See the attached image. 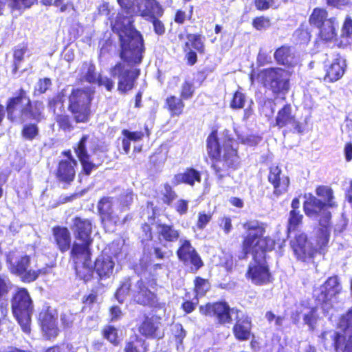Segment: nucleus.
I'll list each match as a JSON object with an SVG mask.
<instances>
[{"mask_svg": "<svg viewBox=\"0 0 352 352\" xmlns=\"http://www.w3.org/2000/svg\"><path fill=\"white\" fill-rule=\"evenodd\" d=\"M164 14V12H160L158 16L154 15L153 16L146 20L152 23L153 31L158 36H162L166 32L165 24L160 19V17H162Z\"/></svg>", "mask_w": 352, "mask_h": 352, "instance_id": "nucleus-54", "label": "nucleus"}, {"mask_svg": "<svg viewBox=\"0 0 352 352\" xmlns=\"http://www.w3.org/2000/svg\"><path fill=\"white\" fill-rule=\"evenodd\" d=\"M45 105L43 101H32L28 91L23 87L17 89L6 102L7 118L12 123L23 124L28 121L34 123L25 124L21 129L22 137L28 140H34L38 134L37 123L44 119Z\"/></svg>", "mask_w": 352, "mask_h": 352, "instance_id": "nucleus-3", "label": "nucleus"}, {"mask_svg": "<svg viewBox=\"0 0 352 352\" xmlns=\"http://www.w3.org/2000/svg\"><path fill=\"white\" fill-rule=\"evenodd\" d=\"M82 78L80 82L86 81L89 84H96L98 78L96 76V66L92 62H83L81 67Z\"/></svg>", "mask_w": 352, "mask_h": 352, "instance_id": "nucleus-44", "label": "nucleus"}, {"mask_svg": "<svg viewBox=\"0 0 352 352\" xmlns=\"http://www.w3.org/2000/svg\"><path fill=\"white\" fill-rule=\"evenodd\" d=\"M131 289V280L127 277L122 281L114 293V297L120 304H123Z\"/></svg>", "mask_w": 352, "mask_h": 352, "instance_id": "nucleus-49", "label": "nucleus"}, {"mask_svg": "<svg viewBox=\"0 0 352 352\" xmlns=\"http://www.w3.org/2000/svg\"><path fill=\"white\" fill-rule=\"evenodd\" d=\"M289 243L297 260L309 262L314 258L316 250H313L311 243L306 233H297Z\"/></svg>", "mask_w": 352, "mask_h": 352, "instance_id": "nucleus-15", "label": "nucleus"}, {"mask_svg": "<svg viewBox=\"0 0 352 352\" xmlns=\"http://www.w3.org/2000/svg\"><path fill=\"white\" fill-rule=\"evenodd\" d=\"M95 91L91 87L73 88L68 96L67 109L76 123H87L91 115V103Z\"/></svg>", "mask_w": 352, "mask_h": 352, "instance_id": "nucleus-4", "label": "nucleus"}, {"mask_svg": "<svg viewBox=\"0 0 352 352\" xmlns=\"http://www.w3.org/2000/svg\"><path fill=\"white\" fill-rule=\"evenodd\" d=\"M176 255L184 266L190 268L191 272H197L204 265L201 256L189 239L179 240Z\"/></svg>", "mask_w": 352, "mask_h": 352, "instance_id": "nucleus-12", "label": "nucleus"}, {"mask_svg": "<svg viewBox=\"0 0 352 352\" xmlns=\"http://www.w3.org/2000/svg\"><path fill=\"white\" fill-rule=\"evenodd\" d=\"M274 58L278 65L291 67L294 66L295 54L292 46L285 44L276 49Z\"/></svg>", "mask_w": 352, "mask_h": 352, "instance_id": "nucleus-33", "label": "nucleus"}, {"mask_svg": "<svg viewBox=\"0 0 352 352\" xmlns=\"http://www.w3.org/2000/svg\"><path fill=\"white\" fill-rule=\"evenodd\" d=\"M342 38H344L346 41H340L336 43L338 48H345L352 43V18L346 16L343 21L341 28Z\"/></svg>", "mask_w": 352, "mask_h": 352, "instance_id": "nucleus-39", "label": "nucleus"}, {"mask_svg": "<svg viewBox=\"0 0 352 352\" xmlns=\"http://www.w3.org/2000/svg\"><path fill=\"white\" fill-rule=\"evenodd\" d=\"M328 11L322 7L314 8L309 16L308 21L309 25L314 28H320L328 23Z\"/></svg>", "mask_w": 352, "mask_h": 352, "instance_id": "nucleus-36", "label": "nucleus"}, {"mask_svg": "<svg viewBox=\"0 0 352 352\" xmlns=\"http://www.w3.org/2000/svg\"><path fill=\"white\" fill-rule=\"evenodd\" d=\"M331 213L324 212L321 219H318L319 228L316 236L314 257L317 254H324L327 251L331 228Z\"/></svg>", "mask_w": 352, "mask_h": 352, "instance_id": "nucleus-16", "label": "nucleus"}, {"mask_svg": "<svg viewBox=\"0 0 352 352\" xmlns=\"http://www.w3.org/2000/svg\"><path fill=\"white\" fill-rule=\"evenodd\" d=\"M145 132L139 131H129L127 129H123L122 131V134L126 138L129 139L131 141H139L143 139V138L146 135L147 137L150 135V131L148 130L147 126L144 125Z\"/></svg>", "mask_w": 352, "mask_h": 352, "instance_id": "nucleus-59", "label": "nucleus"}, {"mask_svg": "<svg viewBox=\"0 0 352 352\" xmlns=\"http://www.w3.org/2000/svg\"><path fill=\"white\" fill-rule=\"evenodd\" d=\"M76 154H88L95 153L98 148V144L96 139L89 135H83L73 147Z\"/></svg>", "mask_w": 352, "mask_h": 352, "instance_id": "nucleus-35", "label": "nucleus"}, {"mask_svg": "<svg viewBox=\"0 0 352 352\" xmlns=\"http://www.w3.org/2000/svg\"><path fill=\"white\" fill-rule=\"evenodd\" d=\"M94 271L99 280L110 278L115 267L112 257L107 254H100L94 262Z\"/></svg>", "mask_w": 352, "mask_h": 352, "instance_id": "nucleus-28", "label": "nucleus"}, {"mask_svg": "<svg viewBox=\"0 0 352 352\" xmlns=\"http://www.w3.org/2000/svg\"><path fill=\"white\" fill-rule=\"evenodd\" d=\"M342 286L338 276L337 275L331 276L321 285L320 292L317 299L322 304H327L340 294Z\"/></svg>", "mask_w": 352, "mask_h": 352, "instance_id": "nucleus-24", "label": "nucleus"}, {"mask_svg": "<svg viewBox=\"0 0 352 352\" xmlns=\"http://www.w3.org/2000/svg\"><path fill=\"white\" fill-rule=\"evenodd\" d=\"M158 286L155 278L146 282L142 278L135 283V289L131 296L133 304L157 311L166 308V302L162 300L155 290Z\"/></svg>", "mask_w": 352, "mask_h": 352, "instance_id": "nucleus-6", "label": "nucleus"}, {"mask_svg": "<svg viewBox=\"0 0 352 352\" xmlns=\"http://www.w3.org/2000/svg\"><path fill=\"white\" fill-rule=\"evenodd\" d=\"M99 294L97 289H92L91 292L83 296L81 302L83 305L82 309L85 308L91 309L94 304L98 303Z\"/></svg>", "mask_w": 352, "mask_h": 352, "instance_id": "nucleus-57", "label": "nucleus"}, {"mask_svg": "<svg viewBox=\"0 0 352 352\" xmlns=\"http://www.w3.org/2000/svg\"><path fill=\"white\" fill-rule=\"evenodd\" d=\"M212 166L218 173L226 171L235 167L230 155H212Z\"/></svg>", "mask_w": 352, "mask_h": 352, "instance_id": "nucleus-43", "label": "nucleus"}, {"mask_svg": "<svg viewBox=\"0 0 352 352\" xmlns=\"http://www.w3.org/2000/svg\"><path fill=\"white\" fill-rule=\"evenodd\" d=\"M162 317L156 314H145L138 327L140 334L146 338H160Z\"/></svg>", "mask_w": 352, "mask_h": 352, "instance_id": "nucleus-20", "label": "nucleus"}, {"mask_svg": "<svg viewBox=\"0 0 352 352\" xmlns=\"http://www.w3.org/2000/svg\"><path fill=\"white\" fill-rule=\"evenodd\" d=\"M300 201L299 197H294L291 203V210L289 213L287 232L289 233L298 230L302 223L303 215L300 211Z\"/></svg>", "mask_w": 352, "mask_h": 352, "instance_id": "nucleus-32", "label": "nucleus"}, {"mask_svg": "<svg viewBox=\"0 0 352 352\" xmlns=\"http://www.w3.org/2000/svg\"><path fill=\"white\" fill-rule=\"evenodd\" d=\"M65 159L61 160L58 163L55 176L57 180L63 184H70L76 177V169L77 162L72 157V155H65Z\"/></svg>", "mask_w": 352, "mask_h": 352, "instance_id": "nucleus-21", "label": "nucleus"}, {"mask_svg": "<svg viewBox=\"0 0 352 352\" xmlns=\"http://www.w3.org/2000/svg\"><path fill=\"white\" fill-rule=\"evenodd\" d=\"M133 23L127 16L118 14L111 25L112 31L118 36L119 57L122 62L112 66L109 73L112 77L118 78L117 90L122 95L135 88L141 71L133 67L141 64L145 51L143 36Z\"/></svg>", "mask_w": 352, "mask_h": 352, "instance_id": "nucleus-1", "label": "nucleus"}, {"mask_svg": "<svg viewBox=\"0 0 352 352\" xmlns=\"http://www.w3.org/2000/svg\"><path fill=\"white\" fill-rule=\"evenodd\" d=\"M257 77L263 87L270 90L275 98L286 99L289 91V78L280 67H269L261 70Z\"/></svg>", "mask_w": 352, "mask_h": 352, "instance_id": "nucleus-8", "label": "nucleus"}, {"mask_svg": "<svg viewBox=\"0 0 352 352\" xmlns=\"http://www.w3.org/2000/svg\"><path fill=\"white\" fill-rule=\"evenodd\" d=\"M10 303L14 317L22 331L29 334L31 331V316L34 306L28 290L25 287H18L12 295Z\"/></svg>", "mask_w": 352, "mask_h": 352, "instance_id": "nucleus-7", "label": "nucleus"}, {"mask_svg": "<svg viewBox=\"0 0 352 352\" xmlns=\"http://www.w3.org/2000/svg\"><path fill=\"white\" fill-rule=\"evenodd\" d=\"M267 179L273 186V192L276 196H280L286 192L289 186V177L281 176V169L278 166L270 167Z\"/></svg>", "mask_w": 352, "mask_h": 352, "instance_id": "nucleus-27", "label": "nucleus"}, {"mask_svg": "<svg viewBox=\"0 0 352 352\" xmlns=\"http://www.w3.org/2000/svg\"><path fill=\"white\" fill-rule=\"evenodd\" d=\"M94 227V221L91 218H84L77 215L72 219L71 229L75 239L80 242L73 243L71 250L73 252L78 253L91 250V247L94 241L91 236Z\"/></svg>", "mask_w": 352, "mask_h": 352, "instance_id": "nucleus-11", "label": "nucleus"}, {"mask_svg": "<svg viewBox=\"0 0 352 352\" xmlns=\"http://www.w3.org/2000/svg\"><path fill=\"white\" fill-rule=\"evenodd\" d=\"M246 96L240 90L235 91L230 101V107L233 110H239L245 107Z\"/></svg>", "mask_w": 352, "mask_h": 352, "instance_id": "nucleus-52", "label": "nucleus"}, {"mask_svg": "<svg viewBox=\"0 0 352 352\" xmlns=\"http://www.w3.org/2000/svg\"><path fill=\"white\" fill-rule=\"evenodd\" d=\"M82 166V172L85 175H89L94 169L100 166L102 160L97 158L96 160L91 158L92 155H78Z\"/></svg>", "mask_w": 352, "mask_h": 352, "instance_id": "nucleus-46", "label": "nucleus"}, {"mask_svg": "<svg viewBox=\"0 0 352 352\" xmlns=\"http://www.w3.org/2000/svg\"><path fill=\"white\" fill-rule=\"evenodd\" d=\"M332 346L336 352L342 351L345 344L347 342L346 336L340 332L334 331L332 336Z\"/></svg>", "mask_w": 352, "mask_h": 352, "instance_id": "nucleus-60", "label": "nucleus"}, {"mask_svg": "<svg viewBox=\"0 0 352 352\" xmlns=\"http://www.w3.org/2000/svg\"><path fill=\"white\" fill-rule=\"evenodd\" d=\"M164 190L157 193L155 197L158 199V202L166 205L170 206L177 197V195L173 186L168 183L163 184Z\"/></svg>", "mask_w": 352, "mask_h": 352, "instance_id": "nucleus-41", "label": "nucleus"}, {"mask_svg": "<svg viewBox=\"0 0 352 352\" xmlns=\"http://www.w3.org/2000/svg\"><path fill=\"white\" fill-rule=\"evenodd\" d=\"M289 125L293 126L294 132L298 133H302L304 132V126L301 122L296 120L295 115L292 112L291 104L285 103L278 110L274 126L283 129Z\"/></svg>", "mask_w": 352, "mask_h": 352, "instance_id": "nucleus-17", "label": "nucleus"}, {"mask_svg": "<svg viewBox=\"0 0 352 352\" xmlns=\"http://www.w3.org/2000/svg\"><path fill=\"white\" fill-rule=\"evenodd\" d=\"M252 27L256 30L267 29L271 25V20L269 17L261 15L254 17L252 21Z\"/></svg>", "mask_w": 352, "mask_h": 352, "instance_id": "nucleus-62", "label": "nucleus"}, {"mask_svg": "<svg viewBox=\"0 0 352 352\" xmlns=\"http://www.w3.org/2000/svg\"><path fill=\"white\" fill-rule=\"evenodd\" d=\"M13 287V284L9 276L0 274V301L6 298Z\"/></svg>", "mask_w": 352, "mask_h": 352, "instance_id": "nucleus-51", "label": "nucleus"}, {"mask_svg": "<svg viewBox=\"0 0 352 352\" xmlns=\"http://www.w3.org/2000/svg\"><path fill=\"white\" fill-rule=\"evenodd\" d=\"M186 41L182 46L184 58L188 66H193L198 60L197 53L204 54L206 52L205 37L201 32L186 33Z\"/></svg>", "mask_w": 352, "mask_h": 352, "instance_id": "nucleus-14", "label": "nucleus"}, {"mask_svg": "<svg viewBox=\"0 0 352 352\" xmlns=\"http://www.w3.org/2000/svg\"><path fill=\"white\" fill-rule=\"evenodd\" d=\"M102 337L107 340L111 345L118 346L121 343V338L118 335V329L113 325L107 324L101 329Z\"/></svg>", "mask_w": 352, "mask_h": 352, "instance_id": "nucleus-45", "label": "nucleus"}, {"mask_svg": "<svg viewBox=\"0 0 352 352\" xmlns=\"http://www.w3.org/2000/svg\"><path fill=\"white\" fill-rule=\"evenodd\" d=\"M155 229L156 238L161 243H174L181 240V231L173 223L158 221L155 224Z\"/></svg>", "mask_w": 352, "mask_h": 352, "instance_id": "nucleus-23", "label": "nucleus"}, {"mask_svg": "<svg viewBox=\"0 0 352 352\" xmlns=\"http://www.w3.org/2000/svg\"><path fill=\"white\" fill-rule=\"evenodd\" d=\"M91 250L78 253H74L71 250L69 252V258L72 261L76 276L84 283H87L94 278L95 271L94 266L91 265Z\"/></svg>", "mask_w": 352, "mask_h": 352, "instance_id": "nucleus-13", "label": "nucleus"}, {"mask_svg": "<svg viewBox=\"0 0 352 352\" xmlns=\"http://www.w3.org/2000/svg\"><path fill=\"white\" fill-rule=\"evenodd\" d=\"M316 313L317 308L316 307H312L310 308L309 311L303 316L305 324L309 326L310 330H314L315 328V324L317 322Z\"/></svg>", "mask_w": 352, "mask_h": 352, "instance_id": "nucleus-64", "label": "nucleus"}, {"mask_svg": "<svg viewBox=\"0 0 352 352\" xmlns=\"http://www.w3.org/2000/svg\"><path fill=\"white\" fill-rule=\"evenodd\" d=\"M195 94V87L192 80L189 79L185 80L180 87L179 96L185 100L192 98Z\"/></svg>", "mask_w": 352, "mask_h": 352, "instance_id": "nucleus-53", "label": "nucleus"}, {"mask_svg": "<svg viewBox=\"0 0 352 352\" xmlns=\"http://www.w3.org/2000/svg\"><path fill=\"white\" fill-rule=\"evenodd\" d=\"M318 29L319 31L316 39L317 43L327 45L336 41L338 34L334 18H329L327 23L323 25L322 27L318 28Z\"/></svg>", "mask_w": 352, "mask_h": 352, "instance_id": "nucleus-30", "label": "nucleus"}, {"mask_svg": "<svg viewBox=\"0 0 352 352\" xmlns=\"http://www.w3.org/2000/svg\"><path fill=\"white\" fill-rule=\"evenodd\" d=\"M184 100L181 96H168L164 101V108L168 111L171 117H179L184 112Z\"/></svg>", "mask_w": 352, "mask_h": 352, "instance_id": "nucleus-34", "label": "nucleus"}, {"mask_svg": "<svg viewBox=\"0 0 352 352\" xmlns=\"http://www.w3.org/2000/svg\"><path fill=\"white\" fill-rule=\"evenodd\" d=\"M234 320L232 332L235 340L243 342L254 337L252 333V320L250 316L241 311L238 315H235Z\"/></svg>", "mask_w": 352, "mask_h": 352, "instance_id": "nucleus-18", "label": "nucleus"}, {"mask_svg": "<svg viewBox=\"0 0 352 352\" xmlns=\"http://www.w3.org/2000/svg\"><path fill=\"white\" fill-rule=\"evenodd\" d=\"M239 144L227 129L219 135L217 126L212 127L206 140L208 154H236Z\"/></svg>", "mask_w": 352, "mask_h": 352, "instance_id": "nucleus-9", "label": "nucleus"}, {"mask_svg": "<svg viewBox=\"0 0 352 352\" xmlns=\"http://www.w3.org/2000/svg\"><path fill=\"white\" fill-rule=\"evenodd\" d=\"M97 212L100 223L104 228L111 227V223L118 221V215L113 209V199L109 196H102L97 203Z\"/></svg>", "mask_w": 352, "mask_h": 352, "instance_id": "nucleus-19", "label": "nucleus"}, {"mask_svg": "<svg viewBox=\"0 0 352 352\" xmlns=\"http://www.w3.org/2000/svg\"><path fill=\"white\" fill-rule=\"evenodd\" d=\"M316 195L318 197L328 205V207L336 208L338 204L335 201L334 192L333 189L328 186L319 185L316 188Z\"/></svg>", "mask_w": 352, "mask_h": 352, "instance_id": "nucleus-38", "label": "nucleus"}, {"mask_svg": "<svg viewBox=\"0 0 352 352\" xmlns=\"http://www.w3.org/2000/svg\"><path fill=\"white\" fill-rule=\"evenodd\" d=\"M65 102V94L63 91H59L56 93L52 98H50L47 100V107L55 115L56 107L58 104H60L64 108Z\"/></svg>", "mask_w": 352, "mask_h": 352, "instance_id": "nucleus-58", "label": "nucleus"}, {"mask_svg": "<svg viewBox=\"0 0 352 352\" xmlns=\"http://www.w3.org/2000/svg\"><path fill=\"white\" fill-rule=\"evenodd\" d=\"M193 282V290L195 297L197 298L205 296L211 289V284L207 278H204L201 276H196Z\"/></svg>", "mask_w": 352, "mask_h": 352, "instance_id": "nucleus-47", "label": "nucleus"}, {"mask_svg": "<svg viewBox=\"0 0 352 352\" xmlns=\"http://www.w3.org/2000/svg\"><path fill=\"white\" fill-rule=\"evenodd\" d=\"M193 16V6H190L189 9H177L173 17L174 23L178 25H182L187 21H190Z\"/></svg>", "mask_w": 352, "mask_h": 352, "instance_id": "nucleus-48", "label": "nucleus"}, {"mask_svg": "<svg viewBox=\"0 0 352 352\" xmlns=\"http://www.w3.org/2000/svg\"><path fill=\"white\" fill-rule=\"evenodd\" d=\"M54 244L61 253H65L72 249V236L67 227L55 226L52 228Z\"/></svg>", "mask_w": 352, "mask_h": 352, "instance_id": "nucleus-25", "label": "nucleus"}, {"mask_svg": "<svg viewBox=\"0 0 352 352\" xmlns=\"http://www.w3.org/2000/svg\"><path fill=\"white\" fill-rule=\"evenodd\" d=\"M6 263L9 272L18 276L24 283H31L36 281L41 276L47 274V270L43 267H31V256L27 254H18L16 250L10 251L6 256Z\"/></svg>", "mask_w": 352, "mask_h": 352, "instance_id": "nucleus-5", "label": "nucleus"}, {"mask_svg": "<svg viewBox=\"0 0 352 352\" xmlns=\"http://www.w3.org/2000/svg\"><path fill=\"white\" fill-rule=\"evenodd\" d=\"M244 234L242 236L241 259L252 254L245 274V278L256 286H263L273 282L267 253L275 248L276 240L266 235L267 224L257 219H251L242 224Z\"/></svg>", "mask_w": 352, "mask_h": 352, "instance_id": "nucleus-2", "label": "nucleus"}, {"mask_svg": "<svg viewBox=\"0 0 352 352\" xmlns=\"http://www.w3.org/2000/svg\"><path fill=\"white\" fill-rule=\"evenodd\" d=\"M199 312L203 316L214 319L217 325L224 326L232 323V314L238 315L241 311L231 307L225 300H219L199 305Z\"/></svg>", "mask_w": 352, "mask_h": 352, "instance_id": "nucleus-10", "label": "nucleus"}, {"mask_svg": "<svg viewBox=\"0 0 352 352\" xmlns=\"http://www.w3.org/2000/svg\"><path fill=\"white\" fill-rule=\"evenodd\" d=\"M138 16L146 20L154 15L164 12V8L158 0H138Z\"/></svg>", "mask_w": 352, "mask_h": 352, "instance_id": "nucleus-29", "label": "nucleus"}, {"mask_svg": "<svg viewBox=\"0 0 352 352\" xmlns=\"http://www.w3.org/2000/svg\"><path fill=\"white\" fill-rule=\"evenodd\" d=\"M117 2L126 14L138 16V0H117Z\"/></svg>", "mask_w": 352, "mask_h": 352, "instance_id": "nucleus-56", "label": "nucleus"}, {"mask_svg": "<svg viewBox=\"0 0 352 352\" xmlns=\"http://www.w3.org/2000/svg\"><path fill=\"white\" fill-rule=\"evenodd\" d=\"M54 120L58 130L65 133H70L74 130L76 124H78L74 122V116L72 117L65 112L55 114Z\"/></svg>", "mask_w": 352, "mask_h": 352, "instance_id": "nucleus-37", "label": "nucleus"}, {"mask_svg": "<svg viewBox=\"0 0 352 352\" xmlns=\"http://www.w3.org/2000/svg\"><path fill=\"white\" fill-rule=\"evenodd\" d=\"M38 321L41 331L58 325L56 318L52 312L50 307L43 309L39 312Z\"/></svg>", "mask_w": 352, "mask_h": 352, "instance_id": "nucleus-40", "label": "nucleus"}, {"mask_svg": "<svg viewBox=\"0 0 352 352\" xmlns=\"http://www.w3.org/2000/svg\"><path fill=\"white\" fill-rule=\"evenodd\" d=\"M346 69V60L338 54L330 64L325 66V74L322 79L326 82H335L342 78Z\"/></svg>", "mask_w": 352, "mask_h": 352, "instance_id": "nucleus-22", "label": "nucleus"}, {"mask_svg": "<svg viewBox=\"0 0 352 352\" xmlns=\"http://www.w3.org/2000/svg\"><path fill=\"white\" fill-rule=\"evenodd\" d=\"M28 50V43H22L13 49V63L12 65V73L16 74L20 67L21 63L24 60L25 54Z\"/></svg>", "mask_w": 352, "mask_h": 352, "instance_id": "nucleus-42", "label": "nucleus"}, {"mask_svg": "<svg viewBox=\"0 0 352 352\" xmlns=\"http://www.w3.org/2000/svg\"><path fill=\"white\" fill-rule=\"evenodd\" d=\"M77 314V313L72 312L71 310H66L61 313L60 320L63 329H69L73 327Z\"/></svg>", "mask_w": 352, "mask_h": 352, "instance_id": "nucleus-55", "label": "nucleus"}, {"mask_svg": "<svg viewBox=\"0 0 352 352\" xmlns=\"http://www.w3.org/2000/svg\"><path fill=\"white\" fill-rule=\"evenodd\" d=\"M133 197L131 190L122 192L118 198V202L122 210L129 209L133 203Z\"/></svg>", "mask_w": 352, "mask_h": 352, "instance_id": "nucleus-63", "label": "nucleus"}, {"mask_svg": "<svg viewBox=\"0 0 352 352\" xmlns=\"http://www.w3.org/2000/svg\"><path fill=\"white\" fill-rule=\"evenodd\" d=\"M201 181V175L199 170L193 168H187L183 173H178L174 175L172 179V184L174 186H177L184 184L190 186H193L196 182L200 183Z\"/></svg>", "mask_w": 352, "mask_h": 352, "instance_id": "nucleus-31", "label": "nucleus"}, {"mask_svg": "<svg viewBox=\"0 0 352 352\" xmlns=\"http://www.w3.org/2000/svg\"><path fill=\"white\" fill-rule=\"evenodd\" d=\"M213 212L200 211L197 215L196 227L199 230H204L212 219Z\"/></svg>", "mask_w": 352, "mask_h": 352, "instance_id": "nucleus-61", "label": "nucleus"}, {"mask_svg": "<svg viewBox=\"0 0 352 352\" xmlns=\"http://www.w3.org/2000/svg\"><path fill=\"white\" fill-rule=\"evenodd\" d=\"M296 41L300 45H307L311 38V32L309 27L301 23L293 34Z\"/></svg>", "mask_w": 352, "mask_h": 352, "instance_id": "nucleus-50", "label": "nucleus"}, {"mask_svg": "<svg viewBox=\"0 0 352 352\" xmlns=\"http://www.w3.org/2000/svg\"><path fill=\"white\" fill-rule=\"evenodd\" d=\"M329 208L326 203L312 194H309L303 202L304 212L309 218L319 217V219H321L324 212H330L328 210Z\"/></svg>", "mask_w": 352, "mask_h": 352, "instance_id": "nucleus-26", "label": "nucleus"}]
</instances>
